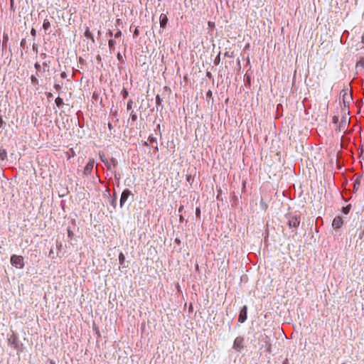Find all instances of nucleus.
I'll return each instance as SVG.
<instances>
[{
  "label": "nucleus",
  "instance_id": "2",
  "mask_svg": "<svg viewBox=\"0 0 364 364\" xmlns=\"http://www.w3.org/2000/svg\"><path fill=\"white\" fill-rule=\"evenodd\" d=\"M300 224V218L298 216H292L288 220V225L289 228H296Z\"/></svg>",
  "mask_w": 364,
  "mask_h": 364
},
{
  "label": "nucleus",
  "instance_id": "32",
  "mask_svg": "<svg viewBox=\"0 0 364 364\" xmlns=\"http://www.w3.org/2000/svg\"><path fill=\"white\" fill-rule=\"evenodd\" d=\"M111 161L112 162V164H113V165H114V166H116V164H117V161H116V160H115L114 159H113V158H112V159H111Z\"/></svg>",
  "mask_w": 364,
  "mask_h": 364
},
{
  "label": "nucleus",
  "instance_id": "17",
  "mask_svg": "<svg viewBox=\"0 0 364 364\" xmlns=\"http://www.w3.org/2000/svg\"><path fill=\"white\" fill-rule=\"evenodd\" d=\"M350 208H351L350 205H348L347 206L343 208L342 212L344 214L347 215L350 212Z\"/></svg>",
  "mask_w": 364,
  "mask_h": 364
},
{
  "label": "nucleus",
  "instance_id": "18",
  "mask_svg": "<svg viewBox=\"0 0 364 364\" xmlns=\"http://www.w3.org/2000/svg\"><path fill=\"white\" fill-rule=\"evenodd\" d=\"M31 80L33 85H38L39 83L38 78L35 75L31 77Z\"/></svg>",
  "mask_w": 364,
  "mask_h": 364
},
{
  "label": "nucleus",
  "instance_id": "39",
  "mask_svg": "<svg viewBox=\"0 0 364 364\" xmlns=\"http://www.w3.org/2000/svg\"><path fill=\"white\" fill-rule=\"evenodd\" d=\"M123 92H124V96L126 97L128 95V92L126 90H124Z\"/></svg>",
  "mask_w": 364,
  "mask_h": 364
},
{
  "label": "nucleus",
  "instance_id": "33",
  "mask_svg": "<svg viewBox=\"0 0 364 364\" xmlns=\"http://www.w3.org/2000/svg\"><path fill=\"white\" fill-rule=\"evenodd\" d=\"M117 58H118V60H121V59L122 58V55L120 54V53H119L117 54Z\"/></svg>",
  "mask_w": 364,
  "mask_h": 364
},
{
  "label": "nucleus",
  "instance_id": "41",
  "mask_svg": "<svg viewBox=\"0 0 364 364\" xmlns=\"http://www.w3.org/2000/svg\"><path fill=\"white\" fill-rule=\"evenodd\" d=\"M361 42L364 44V34L362 36Z\"/></svg>",
  "mask_w": 364,
  "mask_h": 364
},
{
  "label": "nucleus",
  "instance_id": "4",
  "mask_svg": "<svg viewBox=\"0 0 364 364\" xmlns=\"http://www.w3.org/2000/svg\"><path fill=\"white\" fill-rule=\"evenodd\" d=\"M243 342L244 339L242 337H237L234 341L233 348L236 350L240 351L243 348Z\"/></svg>",
  "mask_w": 364,
  "mask_h": 364
},
{
  "label": "nucleus",
  "instance_id": "14",
  "mask_svg": "<svg viewBox=\"0 0 364 364\" xmlns=\"http://www.w3.org/2000/svg\"><path fill=\"white\" fill-rule=\"evenodd\" d=\"M343 100L344 102H348L352 98L350 96H349L346 91L343 90Z\"/></svg>",
  "mask_w": 364,
  "mask_h": 364
},
{
  "label": "nucleus",
  "instance_id": "22",
  "mask_svg": "<svg viewBox=\"0 0 364 364\" xmlns=\"http://www.w3.org/2000/svg\"><path fill=\"white\" fill-rule=\"evenodd\" d=\"M122 36V32L121 31H118L115 34H114V38H119L121 37Z\"/></svg>",
  "mask_w": 364,
  "mask_h": 364
},
{
  "label": "nucleus",
  "instance_id": "35",
  "mask_svg": "<svg viewBox=\"0 0 364 364\" xmlns=\"http://www.w3.org/2000/svg\"><path fill=\"white\" fill-rule=\"evenodd\" d=\"M61 77L64 78L66 76V73L65 72H63L61 74Z\"/></svg>",
  "mask_w": 364,
  "mask_h": 364
},
{
  "label": "nucleus",
  "instance_id": "7",
  "mask_svg": "<svg viewBox=\"0 0 364 364\" xmlns=\"http://www.w3.org/2000/svg\"><path fill=\"white\" fill-rule=\"evenodd\" d=\"M343 223V219L341 216H336L332 223V226L335 229L340 228Z\"/></svg>",
  "mask_w": 364,
  "mask_h": 364
},
{
  "label": "nucleus",
  "instance_id": "47",
  "mask_svg": "<svg viewBox=\"0 0 364 364\" xmlns=\"http://www.w3.org/2000/svg\"><path fill=\"white\" fill-rule=\"evenodd\" d=\"M155 150H156V151L158 150V146H156Z\"/></svg>",
  "mask_w": 364,
  "mask_h": 364
},
{
  "label": "nucleus",
  "instance_id": "36",
  "mask_svg": "<svg viewBox=\"0 0 364 364\" xmlns=\"http://www.w3.org/2000/svg\"><path fill=\"white\" fill-rule=\"evenodd\" d=\"M132 120L135 121L136 119V116L135 114L132 116Z\"/></svg>",
  "mask_w": 364,
  "mask_h": 364
},
{
  "label": "nucleus",
  "instance_id": "13",
  "mask_svg": "<svg viewBox=\"0 0 364 364\" xmlns=\"http://www.w3.org/2000/svg\"><path fill=\"white\" fill-rule=\"evenodd\" d=\"M55 102L56 104V106L59 108L61 107L64 105L63 99L60 97H58L55 99Z\"/></svg>",
  "mask_w": 364,
  "mask_h": 364
},
{
  "label": "nucleus",
  "instance_id": "20",
  "mask_svg": "<svg viewBox=\"0 0 364 364\" xmlns=\"http://www.w3.org/2000/svg\"><path fill=\"white\" fill-rule=\"evenodd\" d=\"M156 139L155 137L154 136H149L148 138V142L151 144H153V143H156Z\"/></svg>",
  "mask_w": 364,
  "mask_h": 364
},
{
  "label": "nucleus",
  "instance_id": "16",
  "mask_svg": "<svg viewBox=\"0 0 364 364\" xmlns=\"http://www.w3.org/2000/svg\"><path fill=\"white\" fill-rule=\"evenodd\" d=\"M125 256L122 252H120L119 255V262L120 264H122L124 262Z\"/></svg>",
  "mask_w": 364,
  "mask_h": 364
},
{
  "label": "nucleus",
  "instance_id": "23",
  "mask_svg": "<svg viewBox=\"0 0 364 364\" xmlns=\"http://www.w3.org/2000/svg\"><path fill=\"white\" fill-rule=\"evenodd\" d=\"M215 65H218L220 63V55H218L214 60Z\"/></svg>",
  "mask_w": 364,
  "mask_h": 364
},
{
  "label": "nucleus",
  "instance_id": "9",
  "mask_svg": "<svg viewBox=\"0 0 364 364\" xmlns=\"http://www.w3.org/2000/svg\"><path fill=\"white\" fill-rule=\"evenodd\" d=\"M7 158V151L5 149L0 148V161H4Z\"/></svg>",
  "mask_w": 364,
  "mask_h": 364
},
{
  "label": "nucleus",
  "instance_id": "25",
  "mask_svg": "<svg viewBox=\"0 0 364 364\" xmlns=\"http://www.w3.org/2000/svg\"><path fill=\"white\" fill-rule=\"evenodd\" d=\"M54 88H55L57 91H59V90L61 89V86H60V85H59V84H55V85H54Z\"/></svg>",
  "mask_w": 364,
  "mask_h": 364
},
{
  "label": "nucleus",
  "instance_id": "40",
  "mask_svg": "<svg viewBox=\"0 0 364 364\" xmlns=\"http://www.w3.org/2000/svg\"><path fill=\"white\" fill-rule=\"evenodd\" d=\"M72 234L73 232L70 230H68V236L70 237Z\"/></svg>",
  "mask_w": 364,
  "mask_h": 364
},
{
  "label": "nucleus",
  "instance_id": "19",
  "mask_svg": "<svg viewBox=\"0 0 364 364\" xmlns=\"http://www.w3.org/2000/svg\"><path fill=\"white\" fill-rule=\"evenodd\" d=\"M161 102H162V99L161 98L159 95H157L156 96V106L161 105Z\"/></svg>",
  "mask_w": 364,
  "mask_h": 364
},
{
  "label": "nucleus",
  "instance_id": "21",
  "mask_svg": "<svg viewBox=\"0 0 364 364\" xmlns=\"http://www.w3.org/2000/svg\"><path fill=\"white\" fill-rule=\"evenodd\" d=\"M261 206L262 208V209L265 211L267 208V205L263 201V200L262 199L261 200Z\"/></svg>",
  "mask_w": 364,
  "mask_h": 364
},
{
  "label": "nucleus",
  "instance_id": "48",
  "mask_svg": "<svg viewBox=\"0 0 364 364\" xmlns=\"http://www.w3.org/2000/svg\"><path fill=\"white\" fill-rule=\"evenodd\" d=\"M182 219H183V216H182V215H181V216H180V220H181Z\"/></svg>",
  "mask_w": 364,
  "mask_h": 364
},
{
  "label": "nucleus",
  "instance_id": "29",
  "mask_svg": "<svg viewBox=\"0 0 364 364\" xmlns=\"http://www.w3.org/2000/svg\"><path fill=\"white\" fill-rule=\"evenodd\" d=\"M5 124L4 121L3 120V118L1 116H0V129L1 128L2 125Z\"/></svg>",
  "mask_w": 364,
  "mask_h": 364
},
{
  "label": "nucleus",
  "instance_id": "6",
  "mask_svg": "<svg viewBox=\"0 0 364 364\" xmlns=\"http://www.w3.org/2000/svg\"><path fill=\"white\" fill-rule=\"evenodd\" d=\"M95 161L94 159H90L89 162L86 164L84 168V174L89 175L92 172L94 167Z\"/></svg>",
  "mask_w": 364,
  "mask_h": 364
},
{
  "label": "nucleus",
  "instance_id": "12",
  "mask_svg": "<svg viewBox=\"0 0 364 364\" xmlns=\"http://www.w3.org/2000/svg\"><path fill=\"white\" fill-rule=\"evenodd\" d=\"M346 126H347V121H346V119L344 117L340 124L339 132H341V130H344L346 129Z\"/></svg>",
  "mask_w": 364,
  "mask_h": 364
},
{
  "label": "nucleus",
  "instance_id": "37",
  "mask_svg": "<svg viewBox=\"0 0 364 364\" xmlns=\"http://www.w3.org/2000/svg\"><path fill=\"white\" fill-rule=\"evenodd\" d=\"M183 205H181V206L179 207V208H178V211H179V212H181V211L183 210Z\"/></svg>",
  "mask_w": 364,
  "mask_h": 364
},
{
  "label": "nucleus",
  "instance_id": "3",
  "mask_svg": "<svg viewBox=\"0 0 364 364\" xmlns=\"http://www.w3.org/2000/svg\"><path fill=\"white\" fill-rule=\"evenodd\" d=\"M132 195L131 191L129 189H125L123 191L120 198V207H123L128 198Z\"/></svg>",
  "mask_w": 364,
  "mask_h": 364
},
{
  "label": "nucleus",
  "instance_id": "15",
  "mask_svg": "<svg viewBox=\"0 0 364 364\" xmlns=\"http://www.w3.org/2000/svg\"><path fill=\"white\" fill-rule=\"evenodd\" d=\"M50 27V23L48 19H45L43 23V28L46 31L48 30Z\"/></svg>",
  "mask_w": 364,
  "mask_h": 364
},
{
  "label": "nucleus",
  "instance_id": "46",
  "mask_svg": "<svg viewBox=\"0 0 364 364\" xmlns=\"http://www.w3.org/2000/svg\"><path fill=\"white\" fill-rule=\"evenodd\" d=\"M207 95H211V91H209V92L207 93Z\"/></svg>",
  "mask_w": 364,
  "mask_h": 364
},
{
  "label": "nucleus",
  "instance_id": "31",
  "mask_svg": "<svg viewBox=\"0 0 364 364\" xmlns=\"http://www.w3.org/2000/svg\"><path fill=\"white\" fill-rule=\"evenodd\" d=\"M35 68L37 69V70H39L40 68H41V65L38 63H35Z\"/></svg>",
  "mask_w": 364,
  "mask_h": 364
},
{
  "label": "nucleus",
  "instance_id": "24",
  "mask_svg": "<svg viewBox=\"0 0 364 364\" xmlns=\"http://www.w3.org/2000/svg\"><path fill=\"white\" fill-rule=\"evenodd\" d=\"M208 25L211 28H213L215 27V23H213L212 21H208Z\"/></svg>",
  "mask_w": 364,
  "mask_h": 364
},
{
  "label": "nucleus",
  "instance_id": "10",
  "mask_svg": "<svg viewBox=\"0 0 364 364\" xmlns=\"http://www.w3.org/2000/svg\"><path fill=\"white\" fill-rule=\"evenodd\" d=\"M84 34L86 38H90L92 40V42H95V38H94L93 34L90 31L89 27H86Z\"/></svg>",
  "mask_w": 364,
  "mask_h": 364
},
{
  "label": "nucleus",
  "instance_id": "38",
  "mask_svg": "<svg viewBox=\"0 0 364 364\" xmlns=\"http://www.w3.org/2000/svg\"><path fill=\"white\" fill-rule=\"evenodd\" d=\"M138 33H139V32H138V29H137V28H136V29H135V31H134V34L135 36H136V35H138Z\"/></svg>",
  "mask_w": 364,
  "mask_h": 364
},
{
  "label": "nucleus",
  "instance_id": "43",
  "mask_svg": "<svg viewBox=\"0 0 364 364\" xmlns=\"http://www.w3.org/2000/svg\"><path fill=\"white\" fill-rule=\"evenodd\" d=\"M190 178H191V176H187V178L186 179H187L188 181H189Z\"/></svg>",
  "mask_w": 364,
  "mask_h": 364
},
{
  "label": "nucleus",
  "instance_id": "49",
  "mask_svg": "<svg viewBox=\"0 0 364 364\" xmlns=\"http://www.w3.org/2000/svg\"><path fill=\"white\" fill-rule=\"evenodd\" d=\"M108 168H111L110 165H107Z\"/></svg>",
  "mask_w": 364,
  "mask_h": 364
},
{
  "label": "nucleus",
  "instance_id": "26",
  "mask_svg": "<svg viewBox=\"0 0 364 364\" xmlns=\"http://www.w3.org/2000/svg\"><path fill=\"white\" fill-rule=\"evenodd\" d=\"M196 216L200 217V209L199 208H196Z\"/></svg>",
  "mask_w": 364,
  "mask_h": 364
},
{
  "label": "nucleus",
  "instance_id": "44",
  "mask_svg": "<svg viewBox=\"0 0 364 364\" xmlns=\"http://www.w3.org/2000/svg\"><path fill=\"white\" fill-rule=\"evenodd\" d=\"M110 36H112V32L111 31H109L108 33Z\"/></svg>",
  "mask_w": 364,
  "mask_h": 364
},
{
  "label": "nucleus",
  "instance_id": "8",
  "mask_svg": "<svg viewBox=\"0 0 364 364\" xmlns=\"http://www.w3.org/2000/svg\"><path fill=\"white\" fill-rule=\"evenodd\" d=\"M160 26L162 28H165L168 22L167 16L164 14H161L159 17Z\"/></svg>",
  "mask_w": 364,
  "mask_h": 364
},
{
  "label": "nucleus",
  "instance_id": "42",
  "mask_svg": "<svg viewBox=\"0 0 364 364\" xmlns=\"http://www.w3.org/2000/svg\"><path fill=\"white\" fill-rule=\"evenodd\" d=\"M100 159L103 162H105V158H103V156H100Z\"/></svg>",
  "mask_w": 364,
  "mask_h": 364
},
{
  "label": "nucleus",
  "instance_id": "11",
  "mask_svg": "<svg viewBox=\"0 0 364 364\" xmlns=\"http://www.w3.org/2000/svg\"><path fill=\"white\" fill-rule=\"evenodd\" d=\"M115 43H116L115 41H114L112 39H110L108 41L109 49V51L111 53L114 52Z\"/></svg>",
  "mask_w": 364,
  "mask_h": 364
},
{
  "label": "nucleus",
  "instance_id": "27",
  "mask_svg": "<svg viewBox=\"0 0 364 364\" xmlns=\"http://www.w3.org/2000/svg\"><path fill=\"white\" fill-rule=\"evenodd\" d=\"M31 34L33 36H36V31L35 28H32L31 31Z\"/></svg>",
  "mask_w": 364,
  "mask_h": 364
},
{
  "label": "nucleus",
  "instance_id": "1",
  "mask_svg": "<svg viewBox=\"0 0 364 364\" xmlns=\"http://www.w3.org/2000/svg\"><path fill=\"white\" fill-rule=\"evenodd\" d=\"M10 262L13 267L17 269H23L25 266V260L21 255H12L10 258Z\"/></svg>",
  "mask_w": 364,
  "mask_h": 364
},
{
  "label": "nucleus",
  "instance_id": "34",
  "mask_svg": "<svg viewBox=\"0 0 364 364\" xmlns=\"http://www.w3.org/2000/svg\"><path fill=\"white\" fill-rule=\"evenodd\" d=\"M53 97V94H52L51 92H48V93H47V97H48V98H50V97Z\"/></svg>",
  "mask_w": 364,
  "mask_h": 364
},
{
  "label": "nucleus",
  "instance_id": "5",
  "mask_svg": "<svg viewBox=\"0 0 364 364\" xmlns=\"http://www.w3.org/2000/svg\"><path fill=\"white\" fill-rule=\"evenodd\" d=\"M247 306H244L240 311V314L238 316V321L240 323H244L247 319Z\"/></svg>",
  "mask_w": 364,
  "mask_h": 364
},
{
  "label": "nucleus",
  "instance_id": "28",
  "mask_svg": "<svg viewBox=\"0 0 364 364\" xmlns=\"http://www.w3.org/2000/svg\"><path fill=\"white\" fill-rule=\"evenodd\" d=\"M333 123L336 124L338 122V117L337 116H334L332 119Z\"/></svg>",
  "mask_w": 364,
  "mask_h": 364
},
{
  "label": "nucleus",
  "instance_id": "45",
  "mask_svg": "<svg viewBox=\"0 0 364 364\" xmlns=\"http://www.w3.org/2000/svg\"><path fill=\"white\" fill-rule=\"evenodd\" d=\"M207 75H208V77H210V73H207Z\"/></svg>",
  "mask_w": 364,
  "mask_h": 364
},
{
  "label": "nucleus",
  "instance_id": "30",
  "mask_svg": "<svg viewBox=\"0 0 364 364\" xmlns=\"http://www.w3.org/2000/svg\"><path fill=\"white\" fill-rule=\"evenodd\" d=\"M132 101L130 100L128 103H127V109H131L132 108Z\"/></svg>",
  "mask_w": 364,
  "mask_h": 364
}]
</instances>
